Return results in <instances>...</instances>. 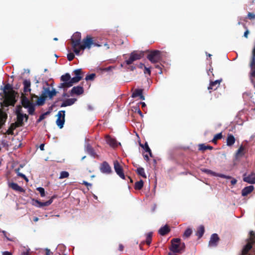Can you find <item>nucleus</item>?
I'll return each instance as SVG.
<instances>
[{
    "instance_id": "f257e3e1",
    "label": "nucleus",
    "mask_w": 255,
    "mask_h": 255,
    "mask_svg": "<svg viewBox=\"0 0 255 255\" xmlns=\"http://www.w3.org/2000/svg\"><path fill=\"white\" fill-rule=\"evenodd\" d=\"M3 93L5 95H7L5 101L7 103V106H14L16 100H15V94L16 93L15 91L12 90V86L9 84H6L3 89Z\"/></svg>"
},
{
    "instance_id": "f03ea898",
    "label": "nucleus",
    "mask_w": 255,
    "mask_h": 255,
    "mask_svg": "<svg viewBox=\"0 0 255 255\" xmlns=\"http://www.w3.org/2000/svg\"><path fill=\"white\" fill-rule=\"evenodd\" d=\"M92 46L101 47L102 45L97 43L94 37H92L90 35H87L83 39L80 46L78 47V49H79V53L81 50H84L85 49H90Z\"/></svg>"
},
{
    "instance_id": "7ed1b4c3",
    "label": "nucleus",
    "mask_w": 255,
    "mask_h": 255,
    "mask_svg": "<svg viewBox=\"0 0 255 255\" xmlns=\"http://www.w3.org/2000/svg\"><path fill=\"white\" fill-rule=\"evenodd\" d=\"M171 246L169 247L170 252L168 253H180L184 251L185 244L182 243L180 239H173L171 241Z\"/></svg>"
},
{
    "instance_id": "20e7f679",
    "label": "nucleus",
    "mask_w": 255,
    "mask_h": 255,
    "mask_svg": "<svg viewBox=\"0 0 255 255\" xmlns=\"http://www.w3.org/2000/svg\"><path fill=\"white\" fill-rule=\"evenodd\" d=\"M71 43L72 47L74 53L77 55H79V49L78 47L80 46L81 43V34L79 32H75L71 39Z\"/></svg>"
},
{
    "instance_id": "39448f33",
    "label": "nucleus",
    "mask_w": 255,
    "mask_h": 255,
    "mask_svg": "<svg viewBox=\"0 0 255 255\" xmlns=\"http://www.w3.org/2000/svg\"><path fill=\"white\" fill-rule=\"evenodd\" d=\"M147 58L152 63L160 62L162 59V52L158 50L150 51L147 56Z\"/></svg>"
},
{
    "instance_id": "423d86ee",
    "label": "nucleus",
    "mask_w": 255,
    "mask_h": 255,
    "mask_svg": "<svg viewBox=\"0 0 255 255\" xmlns=\"http://www.w3.org/2000/svg\"><path fill=\"white\" fill-rule=\"evenodd\" d=\"M143 56L142 52L134 51L130 54L129 58L125 61L127 65L131 64L134 61L141 59Z\"/></svg>"
},
{
    "instance_id": "0eeeda50",
    "label": "nucleus",
    "mask_w": 255,
    "mask_h": 255,
    "mask_svg": "<svg viewBox=\"0 0 255 255\" xmlns=\"http://www.w3.org/2000/svg\"><path fill=\"white\" fill-rule=\"evenodd\" d=\"M24 119H25V122H27L28 119V116L26 114L18 113L16 116V121L14 123L16 124L18 127H22L24 125Z\"/></svg>"
},
{
    "instance_id": "6e6552de",
    "label": "nucleus",
    "mask_w": 255,
    "mask_h": 255,
    "mask_svg": "<svg viewBox=\"0 0 255 255\" xmlns=\"http://www.w3.org/2000/svg\"><path fill=\"white\" fill-rule=\"evenodd\" d=\"M114 169L117 174L122 179H125L123 169L117 160L114 162Z\"/></svg>"
},
{
    "instance_id": "1a4fd4ad",
    "label": "nucleus",
    "mask_w": 255,
    "mask_h": 255,
    "mask_svg": "<svg viewBox=\"0 0 255 255\" xmlns=\"http://www.w3.org/2000/svg\"><path fill=\"white\" fill-rule=\"evenodd\" d=\"M54 197H51L48 201L44 202H41L38 200L32 199V205L37 207H42L43 206H48L50 205L53 202Z\"/></svg>"
},
{
    "instance_id": "9d476101",
    "label": "nucleus",
    "mask_w": 255,
    "mask_h": 255,
    "mask_svg": "<svg viewBox=\"0 0 255 255\" xmlns=\"http://www.w3.org/2000/svg\"><path fill=\"white\" fill-rule=\"evenodd\" d=\"M101 171L105 174H109L112 172V169L109 163L106 161H104L100 166Z\"/></svg>"
},
{
    "instance_id": "9b49d317",
    "label": "nucleus",
    "mask_w": 255,
    "mask_h": 255,
    "mask_svg": "<svg viewBox=\"0 0 255 255\" xmlns=\"http://www.w3.org/2000/svg\"><path fill=\"white\" fill-rule=\"evenodd\" d=\"M7 119V114L0 109V129L5 125Z\"/></svg>"
},
{
    "instance_id": "f8f14e48",
    "label": "nucleus",
    "mask_w": 255,
    "mask_h": 255,
    "mask_svg": "<svg viewBox=\"0 0 255 255\" xmlns=\"http://www.w3.org/2000/svg\"><path fill=\"white\" fill-rule=\"evenodd\" d=\"M84 93V89L82 86H77L73 87L70 91L71 95H80Z\"/></svg>"
},
{
    "instance_id": "ddd939ff",
    "label": "nucleus",
    "mask_w": 255,
    "mask_h": 255,
    "mask_svg": "<svg viewBox=\"0 0 255 255\" xmlns=\"http://www.w3.org/2000/svg\"><path fill=\"white\" fill-rule=\"evenodd\" d=\"M244 181L247 182L250 184L255 183V173L252 172L248 176H246V174L244 175L243 178Z\"/></svg>"
},
{
    "instance_id": "4468645a",
    "label": "nucleus",
    "mask_w": 255,
    "mask_h": 255,
    "mask_svg": "<svg viewBox=\"0 0 255 255\" xmlns=\"http://www.w3.org/2000/svg\"><path fill=\"white\" fill-rule=\"evenodd\" d=\"M219 241V238L217 234H213L212 235L210 240L209 241V245L211 246H216L217 243Z\"/></svg>"
},
{
    "instance_id": "2eb2a0df",
    "label": "nucleus",
    "mask_w": 255,
    "mask_h": 255,
    "mask_svg": "<svg viewBox=\"0 0 255 255\" xmlns=\"http://www.w3.org/2000/svg\"><path fill=\"white\" fill-rule=\"evenodd\" d=\"M8 187L11 188L13 190L19 192H24L25 190L22 187L19 186L17 183L14 182H9L8 184Z\"/></svg>"
},
{
    "instance_id": "dca6fc26",
    "label": "nucleus",
    "mask_w": 255,
    "mask_h": 255,
    "mask_svg": "<svg viewBox=\"0 0 255 255\" xmlns=\"http://www.w3.org/2000/svg\"><path fill=\"white\" fill-rule=\"evenodd\" d=\"M143 89H136L134 92L132 93L131 97L135 98L137 97H139L140 99L142 100H144L145 99L144 96L142 95Z\"/></svg>"
},
{
    "instance_id": "f3484780",
    "label": "nucleus",
    "mask_w": 255,
    "mask_h": 255,
    "mask_svg": "<svg viewBox=\"0 0 255 255\" xmlns=\"http://www.w3.org/2000/svg\"><path fill=\"white\" fill-rule=\"evenodd\" d=\"M106 142L111 146L115 147L118 146L117 141L116 139L112 138L110 135H107L106 137Z\"/></svg>"
},
{
    "instance_id": "a211bd4d",
    "label": "nucleus",
    "mask_w": 255,
    "mask_h": 255,
    "mask_svg": "<svg viewBox=\"0 0 255 255\" xmlns=\"http://www.w3.org/2000/svg\"><path fill=\"white\" fill-rule=\"evenodd\" d=\"M23 92L24 93L30 92L31 89V82L30 80L25 79L23 82Z\"/></svg>"
},
{
    "instance_id": "6ab92c4d",
    "label": "nucleus",
    "mask_w": 255,
    "mask_h": 255,
    "mask_svg": "<svg viewBox=\"0 0 255 255\" xmlns=\"http://www.w3.org/2000/svg\"><path fill=\"white\" fill-rule=\"evenodd\" d=\"M21 104L24 108H27L29 107V105L32 104L28 98L25 97L23 93L21 94Z\"/></svg>"
},
{
    "instance_id": "aec40b11",
    "label": "nucleus",
    "mask_w": 255,
    "mask_h": 255,
    "mask_svg": "<svg viewBox=\"0 0 255 255\" xmlns=\"http://www.w3.org/2000/svg\"><path fill=\"white\" fill-rule=\"evenodd\" d=\"M222 81L221 80H217L215 81H212L210 82L209 86L208 87V90H215L219 86L220 83Z\"/></svg>"
},
{
    "instance_id": "412c9836",
    "label": "nucleus",
    "mask_w": 255,
    "mask_h": 255,
    "mask_svg": "<svg viewBox=\"0 0 255 255\" xmlns=\"http://www.w3.org/2000/svg\"><path fill=\"white\" fill-rule=\"evenodd\" d=\"M76 99L75 98L66 99L63 102V103L60 105V107H65L71 106L75 102V101H76Z\"/></svg>"
},
{
    "instance_id": "4be33fe9",
    "label": "nucleus",
    "mask_w": 255,
    "mask_h": 255,
    "mask_svg": "<svg viewBox=\"0 0 255 255\" xmlns=\"http://www.w3.org/2000/svg\"><path fill=\"white\" fill-rule=\"evenodd\" d=\"M254 189V187L253 185H250L245 187L242 190V195L243 196H246L251 193Z\"/></svg>"
},
{
    "instance_id": "5701e85b",
    "label": "nucleus",
    "mask_w": 255,
    "mask_h": 255,
    "mask_svg": "<svg viewBox=\"0 0 255 255\" xmlns=\"http://www.w3.org/2000/svg\"><path fill=\"white\" fill-rule=\"evenodd\" d=\"M254 243L249 242L243 248L242 252V255H247L249 251L252 248Z\"/></svg>"
},
{
    "instance_id": "b1692460",
    "label": "nucleus",
    "mask_w": 255,
    "mask_h": 255,
    "mask_svg": "<svg viewBox=\"0 0 255 255\" xmlns=\"http://www.w3.org/2000/svg\"><path fill=\"white\" fill-rule=\"evenodd\" d=\"M235 137L232 134H228L227 137V145L229 146H232L235 142Z\"/></svg>"
},
{
    "instance_id": "393cba45",
    "label": "nucleus",
    "mask_w": 255,
    "mask_h": 255,
    "mask_svg": "<svg viewBox=\"0 0 255 255\" xmlns=\"http://www.w3.org/2000/svg\"><path fill=\"white\" fill-rule=\"evenodd\" d=\"M21 253L20 255H31L32 252L30 249L27 246H20Z\"/></svg>"
},
{
    "instance_id": "a878e982",
    "label": "nucleus",
    "mask_w": 255,
    "mask_h": 255,
    "mask_svg": "<svg viewBox=\"0 0 255 255\" xmlns=\"http://www.w3.org/2000/svg\"><path fill=\"white\" fill-rule=\"evenodd\" d=\"M170 230L167 225H165L164 227H161L158 231V233L161 236H165L167 235Z\"/></svg>"
},
{
    "instance_id": "bb28decb",
    "label": "nucleus",
    "mask_w": 255,
    "mask_h": 255,
    "mask_svg": "<svg viewBox=\"0 0 255 255\" xmlns=\"http://www.w3.org/2000/svg\"><path fill=\"white\" fill-rule=\"evenodd\" d=\"M17 128H18L17 125L14 123L10 124L8 129L6 131V134L8 135H13L14 134L13 130Z\"/></svg>"
},
{
    "instance_id": "cd10ccee",
    "label": "nucleus",
    "mask_w": 255,
    "mask_h": 255,
    "mask_svg": "<svg viewBox=\"0 0 255 255\" xmlns=\"http://www.w3.org/2000/svg\"><path fill=\"white\" fill-rule=\"evenodd\" d=\"M46 96H44L43 95H41V96L39 97H38L37 99V101L36 102V104L37 106H42L44 104L45 100L46 99Z\"/></svg>"
},
{
    "instance_id": "c85d7f7f",
    "label": "nucleus",
    "mask_w": 255,
    "mask_h": 255,
    "mask_svg": "<svg viewBox=\"0 0 255 255\" xmlns=\"http://www.w3.org/2000/svg\"><path fill=\"white\" fill-rule=\"evenodd\" d=\"M204 232H205L204 227L202 225H201L197 229V230L196 233V235L197 236H198V238H201L203 236Z\"/></svg>"
},
{
    "instance_id": "c756f323",
    "label": "nucleus",
    "mask_w": 255,
    "mask_h": 255,
    "mask_svg": "<svg viewBox=\"0 0 255 255\" xmlns=\"http://www.w3.org/2000/svg\"><path fill=\"white\" fill-rule=\"evenodd\" d=\"M82 79V77L75 76L71 78L70 81L68 82V84H70L69 87H72L74 84L79 82Z\"/></svg>"
},
{
    "instance_id": "7c9ffc66",
    "label": "nucleus",
    "mask_w": 255,
    "mask_h": 255,
    "mask_svg": "<svg viewBox=\"0 0 255 255\" xmlns=\"http://www.w3.org/2000/svg\"><path fill=\"white\" fill-rule=\"evenodd\" d=\"M71 80V76L69 73H66L60 77V80L63 82L68 83Z\"/></svg>"
},
{
    "instance_id": "2f4dec72",
    "label": "nucleus",
    "mask_w": 255,
    "mask_h": 255,
    "mask_svg": "<svg viewBox=\"0 0 255 255\" xmlns=\"http://www.w3.org/2000/svg\"><path fill=\"white\" fill-rule=\"evenodd\" d=\"M136 173L139 175L142 176L143 178H146V175L144 172V169L142 167H138L137 169L136 170Z\"/></svg>"
},
{
    "instance_id": "473e14b6",
    "label": "nucleus",
    "mask_w": 255,
    "mask_h": 255,
    "mask_svg": "<svg viewBox=\"0 0 255 255\" xmlns=\"http://www.w3.org/2000/svg\"><path fill=\"white\" fill-rule=\"evenodd\" d=\"M143 186V181L142 180H140L135 183L134 189L135 190H141Z\"/></svg>"
},
{
    "instance_id": "72a5a7b5",
    "label": "nucleus",
    "mask_w": 255,
    "mask_h": 255,
    "mask_svg": "<svg viewBox=\"0 0 255 255\" xmlns=\"http://www.w3.org/2000/svg\"><path fill=\"white\" fill-rule=\"evenodd\" d=\"M244 147L243 145H241L239 147V148L238 149V150L236 151V158L243 156L244 154Z\"/></svg>"
},
{
    "instance_id": "f704fd0d",
    "label": "nucleus",
    "mask_w": 255,
    "mask_h": 255,
    "mask_svg": "<svg viewBox=\"0 0 255 255\" xmlns=\"http://www.w3.org/2000/svg\"><path fill=\"white\" fill-rule=\"evenodd\" d=\"M56 125L57 126L60 128H62L64 125L65 123V119L62 118L59 119L57 118L56 121Z\"/></svg>"
},
{
    "instance_id": "c9c22d12",
    "label": "nucleus",
    "mask_w": 255,
    "mask_h": 255,
    "mask_svg": "<svg viewBox=\"0 0 255 255\" xmlns=\"http://www.w3.org/2000/svg\"><path fill=\"white\" fill-rule=\"evenodd\" d=\"M213 147L210 145H206L204 144H200L199 145V150L205 151L207 149L212 150Z\"/></svg>"
},
{
    "instance_id": "e433bc0d",
    "label": "nucleus",
    "mask_w": 255,
    "mask_h": 255,
    "mask_svg": "<svg viewBox=\"0 0 255 255\" xmlns=\"http://www.w3.org/2000/svg\"><path fill=\"white\" fill-rule=\"evenodd\" d=\"M152 233L149 232L146 235V244L149 246L152 241Z\"/></svg>"
},
{
    "instance_id": "4c0bfd02",
    "label": "nucleus",
    "mask_w": 255,
    "mask_h": 255,
    "mask_svg": "<svg viewBox=\"0 0 255 255\" xmlns=\"http://www.w3.org/2000/svg\"><path fill=\"white\" fill-rule=\"evenodd\" d=\"M86 151L91 155H94V154H95L93 148L90 144H88L86 146Z\"/></svg>"
},
{
    "instance_id": "58836bf2",
    "label": "nucleus",
    "mask_w": 255,
    "mask_h": 255,
    "mask_svg": "<svg viewBox=\"0 0 255 255\" xmlns=\"http://www.w3.org/2000/svg\"><path fill=\"white\" fill-rule=\"evenodd\" d=\"M50 92V89L49 87H43L41 94L47 98L49 96Z\"/></svg>"
},
{
    "instance_id": "ea45409f",
    "label": "nucleus",
    "mask_w": 255,
    "mask_h": 255,
    "mask_svg": "<svg viewBox=\"0 0 255 255\" xmlns=\"http://www.w3.org/2000/svg\"><path fill=\"white\" fill-rule=\"evenodd\" d=\"M201 170L203 172L206 173L208 174H211L213 176H217V174L215 172H214L210 169H206V168H201Z\"/></svg>"
},
{
    "instance_id": "a19ab883",
    "label": "nucleus",
    "mask_w": 255,
    "mask_h": 255,
    "mask_svg": "<svg viewBox=\"0 0 255 255\" xmlns=\"http://www.w3.org/2000/svg\"><path fill=\"white\" fill-rule=\"evenodd\" d=\"M192 233V230L190 228H187L184 233L183 237L188 238Z\"/></svg>"
},
{
    "instance_id": "79ce46f5",
    "label": "nucleus",
    "mask_w": 255,
    "mask_h": 255,
    "mask_svg": "<svg viewBox=\"0 0 255 255\" xmlns=\"http://www.w3.org/2000/svg\"><path fill=\"white\" fill-rule=\"evenodd\" d=\"M57 118L59 119H65V111L64 110H61L58 112L57 115H56Z\"/></svg>"
},
{
    "instance_id": "37998d69",
    "label": "nucleus",
    "mask_w": 255,
    "mask_h": 255,
    "mask_svg": "<svg viewBox=\"0 0 255 255\" xmlns=\"http://www.w3.org/2000/svg\"><path fill=\"white\" fill-rule=\"evenodd\" d=\"M28 108V112L30 115H33L35 111L34 106L32 104L31 105H29V107Z\"/></svg>"
},
{
    "instance_id": "c03bdc74",
    "label": "nucleus",
    "mask_w": 255,
    "mask_h": 255,
    "mask_svg": "<svg viewBox=\"0 0 255 255\" xmlns=\"http://www.w3.org/2000/svg\"><path fill=\"white\" fill-rule=\"evenodd\" d=\"M69 175V174L67 171H63L60 172L59 178L63 179L65 178H67L68 177Z\"/></svg>"
},
{
    "instance_id": "a18cd8bd",
    "label": "nucleus",
    "mask_w": 255,
    "mask_h": 255,
    "mask_svg": "<svg viewBox=\"0 0 255 255\" xmlns=\"http://www.w3.org/2000/svg\"><path fill=\"white\" fill-rule=\"evenodd\" d=\"M96 77V74L95 73H92L86 76L85 78V80L86 81L88 80H93Z\"/></svg>"
},
{
    "instance_id": "49530a36",
    "label": "nucleus",
    "mask_w": 255,
    "mask_h": 255,
    "mask_svg": "<svg viewBox=\"0 0 255 255\" xmlns=\"http://www.w3.org/2000/svg\"><path fill=\"white\" fill-rule=\"evenodd\" d=\"M70 85V84H68V83L63 82V83H61L59 84V85L58 86V88H64V89L70 88V87H69Z\"/></svg>"
},
{
    "instance_id": "de8ad7c7",
    "label": "nucleus",
    "mask_w": 255,
    "mask_h": 255,
    "mask_svg": "<svg viewBox=\"0 0 255 255\" xmlns=\"http://www.w3.org/2000/svg\"><path fill=\"white\" fill-rule=\"evenodd\" d=\"M250 240L251 242L255 243V233L254 231H252L250 232Z\"/></svg>"
},
{
    "instance_id": "09e8293b",
    "label": "nucleus",
    "mask_w": 255,
    "mask_h": 255,
    "mask_svg": "<svg viewBox=\"0 0 255 255\" xmlns=\"http://www.w3.org/2000/svg\"><path fill=\"white\" fill-rule=\"evenodd\" d=\"M36 189H37V191H38L39 192L40 196L42 197L45 196V190H44V189L43 188H42V187H38Z\"/></svg>"
},
{
    "instance_id": "8fccbe9b",
    "label": "nucleus",
    "mask_w": 255,
    "mask_h": 255,
    "mask_svg": "<svg viewBox=\"0 0 255 255\" xmlns=\"http://www.w3.org/2000/svg\"><path fill=\"white\" fill-rule=\"evenodd\" d=\"M57 94V92L56 91L55 89H53L49 93V95L48 98L49 99H52L54 96H56Z\"/></svg>"
},
{
    "instance_id": "3c124183",
    "label": "nucleus",
    "mask_w": 255,
    "mask_h": 255,
    "mask_svg": "<svg viewBox=\"0 0 255 255\" xmlns=\"http://www.w3.org/2000/svg\"><path fill=\"white\" fill-rule=\"evenodd\" d=\"M74 73L75 74L76 76L82 77L81 76V74H82V71L81 69H78L74 70Z\"/></svg>"
},
{
    "instance_id": "603ef678",
    "label": "nucleus",
    "mask_w": 255,
    "mask_h": 255,
    "mask_svg": "<svg viewBox=\"0 0 255 255\" xmlns=\"http://www.w3.org/2000/svg\"><path fill=\"white\" fill-rule=\"evenodd\" d=\"M248 18L251 20L255 19V12H249L248 14Z\"/></svg>"
},
{
    "instance_id": "864d4df0",
    "label": "nucleus",
    "mask_w": 255,
    "mask_h": 255,
    "mask_svg": "<svg viewBox=\"0 0 255 255\" xmlns=\"http://www.w3.org/2000/svg\"><path fill=\"white\" fill-rule=\"evenodd\" d=\"M251 69L255 68V56H252V60L250 63Z\"/></svg>"
},
{
    "instance_id": "5fc2aeb1",
    "label": "nucleus",
    "mask_w": 255,
    "mask_h": 255,
    "mask_svg": "<svg viewBox=\"0 0 255 255\" xmlns=\"http://www.w3.org/2000/svg\"><path fill=\"white\" fill-rule=\"evenodd\" d=\"M75 55L73 53H69L67 54V59L69 61H71L74 59Z\"/></svg>"
},
{
    "instance_id": "6e6d98bb",
    "label": "nucleus",
    "mask_w": 255,
    "mask_h": 255,
    "mask_svg": "<svg viewBox=\"0 0 255 255\" xmlns=\"http://www.w3.org/2000/svg\"><path fill=\"white\" fill-rule=\"evenodd\" d=\"M143 148H144L146 152H148V151H150V148L148 146V145L147 144V142H146L145 144H144V146H142L141 145H140Z\"/></svg>"
},
{
    "instance_id": "4d7b16f0",
    "label": "nucleus",
    "mask_w": 255,
    "mask_h": 255,
    "mask_svg": "<svg viewBox=\"0 0 255 255\" xmlns=\"http://www.w3.org/2000/svg\"><path fill=\"white\" fill-rule=\"evenodd\" d=\"M223 135L222 132L217 133L214 135V137L218 140L222 138Z\"/></svg>"
},
{
    "instance_id": "13d9d810",
    "label": "nucleus",
    "mask_w": 255,
    "mask_h": 255,
    "mask_svg": "<svg viewBox=\"0 0 255 255\" xmlns=\"http://www.w3.org/2000/svg\"><path fill=\"white\" fill-rule=\"evenodd\" d=\"M19 170V168L15 169V171L17 173V175L18 176H20V177H22V178H25V175L24 174H23V173L19 172H18Z\"/></svg>"
},
{
    "instance_id": "bf43d9fd",
    "label": "nucleus",
    "mask_w": 255,
    "mask_h": 255,
    "mask_svg": "<svg viewBox=\"0 0 255 255\" xmlns=\"http://www.w3.org/2000/svg\"><path fill=\"white\" fill-rule=\"evenodd\" d=\"M144 74H148L149 75H150L151 71H150V68L144 67Z\"/></svg>"
},
{
    "instance_id": "052dcab7",
    "label": "nucleus",
    "mask_w": 255,
    "mask_h": 255,
    "mask_svg": "<svg viewBox=\"0 0 255 255\" xmlns=\"http://www.w3.org/2000/svg\"><path fill=\"white\" fill-rule=\"evenodd\" d=\"M45 118V116L43 114L39 116V119L37 120L36 122L39 123Z\"/></svg>"
},
{
    "instance_id": "680f3d73",
    "label": "nucleus",
    "mask_w": 255,
    "mask_h": 255,
    "mask_svg": "<svg viewBox=\"0 0 255 255\" xmlns=\"http://www.w3.org/2000/svg\"><path fill=\"white\" fill-rule=\"evenodd\" d=\"M112 68V66H109L108 67L105 68H100V70H101V71H106L107 72V71H110Z\"/></svg>"
},
{
    "instance_id": "e2e57ef3",
    "label": "nucleus",
    "mask_w": 255,
    "mask_h": 255,
    "mask_svg": "<svg viewBox=\"0 0 255 255\" xmlns=\"http://www.w3.org/2000/svg\"><path fill=\"white\" fill-rule=\"evenodd\" d=\"M251 69V77H255V68H254L253 69Z\"/></svg>"
},
{
    "instance_id": "0e129e2a",
    "label": "nucleus",
    "mask_w": 255,
    "mask_h": 255,
    "mask_svg": "<svg viewBox=\"0 0 255 255\" xmlns=\"http://www.w3.org/2000/svg\"><path fill=\"white\" fill-rule=\"evenodd\" d=\"M21 107L20 106H17V109L15 111V115L17 116V113H21Z\"/></svg>"
},
{
    "instance_id": "69168bd1",
    "label": "nucleus",
    "mask_w": 255,
    "mask_h": 255,
    "mask_svg": "<svg viewBox=\"0 0 255 255\" xmlns=\"http://www.w3.org/2000/svg\"><path fill=\"white\" fill-rule=\"evenodd\" d=\"M83 184L85 185V186H87V187H88L89 186L90 187H91L92 186V184L90 183H88V182L87 181H84L83 182Z\"/></svg>"
},
{
    "instance_id": "338daca9",
    "label": "nucleus",
    "mask_w": 255,
    "mask_h": 255,
    "mask_svg": "<svg viewBox=\"0 0 255 255\" xmlns=\"http://www.w3.org/2000/svg\"><path fill=\"white\" fill-rule=\"evenodd\" d=\"M52 254V253L51 252L50 250L48 249H45V255H51Z\"/></svg>"
},
{
    "instance_id": "774afa93",
    "label": "nucleus",
    "mask_w": 255,
    "mask_h": 255,
    "mask_svg": "<svg viewBox=\"0 0 255 255\" xmlns=\"http://www.w3.org/2000/svg\"><path fill=\"white\" fill-rule=\"evenodd\" d=\"M2 255H12V254L8 251H5L2 252Z\"/></svg>"
}]
</instances>
